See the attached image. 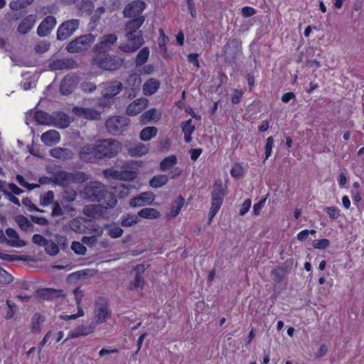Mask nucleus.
I'll use <instances>...</instances> for the list:
<instances>
[{"instance_id":"nucleus-46","label":"nucleus","mask_w":364,"mask_h":364,"mask_svg":"<svg viewBox=\"0 0 364 364\" xmlns=\"http://www.w3.org/2000/svg\"><path fill=\"white\" fill-rule=\"evenodd\" d=\"M34 0H12L9 3V7L14 11H17L20 8H25L31 4Z\"/></svg>"},{"instance_id":"nucleus-25","label":"nucleus","mask_w":364,"mask_h":364,"mask_svg":"<svg viewBox=\"0 0 364 364\" xmlns=\"http://www.w3.org/2000/svg\"><path fill=\"white\" fill-rule=\"evenodd\" d=\"M50 155L58 159L68 160L73 158L74 153L70 149L55 147L50 150Z\"/></svg>"},{"instance_id":"nucleus-43","label":"nucleus","mask_w":364,"mask_h":364,"mask_svg":"<svg viewBox=\"0 0 364 364\" xmlns=\"http://www.w3.org/2000/svg\"><path fill=\"white\" fill-rule=\"evenodd\" d=\"M70 173L72 183H82L89 179V176L85 172L76 171Z\"/></svg>"},{"instance_id":"nucleus-62","label":"nucleus","mask_w":364,"mask_h":364,"mask_svg":"<svg viewBox=\"0 0 364 364\" xmlns=\"http://www.w3.org/2000/svg\"><path fill=\"white\" fill-rule=\"evenodd\" d=\"M31 219L33 223L38 224L41 226H48L49 225V221L45 217L38 216V215H31Z\"/></svg>"},{"instance_id":"nucleus-26","label":"nucleus","mask_w":364,"mask_h":364,"mask_svg":"<svg viewBox=\"0 0 364 364\" xmlns=\"http://www.w3.org/2000/svg\"><path fill=\"white\" fill-rule=\"evenodd\" d=\"M95 321L92 322L96 323V326L98 324L105 323L111 315V312L108 310L107 306L104 304L98 306L95 309Z\"/></svg>"},{"instance_id":"nucleus-10","label":"nucleus","mask_w":364,"mask_h":364,"mask_svg":"<svg viewBox=\"0 0 364 364\" xmlns=\"http://www.w3.org/2000/svg\"><path fill=\"white\" fill-rule=\"evenodd\" d=\"M145 3L140 0L132 1L123 10L124 16L129 18L141 17V15L145 9Z\"/></svg>"},{"instance_id":"nucleus-54","label":"nucleus","mask_w":364,"mask_h":364,"mask_svg":"<svg viewBox=\"0 0 364 364\" xmlns=\"http://www.w3.org/2000/svg\"><path fill=\"white\" fill-rule=\"evenodd\" d=\"M71 249L75 254L80 255H84L87 251L82 243L75 241L72 242Z\"/></svg>"},{"instance_id":"nucleus-31","label":"nucleus","mask_w":364,"mask_h":364,"mask_svg":"<svg viewBox=\"0 0 364 364\" xmlns=\"http://www.w3.org/2000/svg\"><path fill=\"white\" fill-rule=\"evenodd\" d=\"M161 113L155 108H152L144 112L140 117V122L146 124L151 121H157L160 119Z\"/></svg>"},{"instance_id":"nucleus-14","label":"nucleus","mask_w":364,"mask_h":364,"mask_svg":"<svg viewBox=\"0 0 364 364\" xmlns=\"http://www.w3.org/2000/svg\"><path fill=\"white\" fill-rule=\"evenodd\" d=\"M155 198L154 193L151 191L144 192L137 196L130 199L129 205L131 207H141L151 204Z\"/></svg>"},{"instance_id":"nucleus-55","label":"nucleus","mask_w":364,"mask_h":364,"mask_svg":"<svg viewBox=\"0 0 364 364\" xmlns=\"http://www.w3.org/2000/svg\"><path fill=\"white\" fill-rule=\"evenodd\" d=\"M54 198V194L52 191H48L43 196L40 197L41 205L46 206L51 203Z\"/></svg>"},{"instance_id":"nucleus-40","label":"nucleus","mask_w":364,"mask_h":364,"mask_svg":"<svg viewBox=\"0 0 364 364\" xmlns=\"http://www.w3.org/2000/svg\"><path fill=\"white\" fill-rule=\"evenodd\" d=\"M177 163L176 156L171 155L163 159L159 165L160 169L163 171L170 170Z\"/></svg>"},{"instance_id":"nucleus-33","label":"nucleus","mask_w":364,"mask_h":364,"mask_svg":"<svg viewBox=\"0 0 364 364\" xmlns=\"http://www.w3.org/2000/svg\"><path fill=\"white\" fill-rule=\"evenodd\" d=\"M223 197L215 195H212V203L209 213L210 219L213 218L220 208L223 203Z\"/></svg>"},{"instance_id":"nucleus-35","label":"nucleus","mask_w":364,"mask_h":364,"mask_svg":"<svg viewBox=\"0 0 364 364\" xmlns=\"http://www.w3.org/2000/svg\"><path fill=\"white\" fill-rule=\"evenodd\" d=\"M160 215V213L153 208H145L138 212V216L146 219H156Z\"/></svg>"},{"instance_id":"nucleus-30","label":"nucleus","mask_w":364,"mask_h":364,"mask_svg":"<svg viewBox=\"0 0 364 364\" xmlns=\"http://www.w3.org/2000/svg\"><path fill=\"white\" fill-rule=\"evenodd\" d=\"M161 82L158 79L150 78L143 85V92L146 96L156 93L160 87Z\"/></svg>"},{"instance_id":"nucleus-41","label":"nucleus","mask_w":364,"mask_h":364,"mask_svg":"<svg viewBox=\"0 0 364 364\" xmlns=\"http://www.w3.org/2000/svg\"><path fill=\"white\" fill-rule=\"evenodd\" d=\"M183 204L184 199L181 196H179L173 202V204L170 210L169 215L172 218H174L176 215H178Z\"/></svg>"},{"instance_id":"nucleus-18","label":"nucleus","mask_w":364,"mask_h":364,"mask_svg":"<svg viewBox=\"0 0 364 364\" xmlns=\"http://www.w3.org/2000/svg\"><path fill=\"white\" fill-rule=\"evenodd\" d=\"M77 84V77L67 75L61 81L60 91L63 95H69L74 90Z\"/></svg>"},{"instance_id":"nucleus-52","label":"nucleus","mask_w":364,"mask_h":364,"mask_svg":"<svg viewBox=\"0 0 364 364\" xmlns=\"http://www.w3.org/2000/svg\"><path fill=\"white\" fill-rule=\"evenodd\" d=\"M77 197V193L73 189L65 190L63 193L62 198L65 202H73Z\"/></svg>"},{"instance_id":"nucleus-9","label":"nucleus","mask_w":364,"mask_h":364,"mask_svg":"<svg viewBox=\"0 0 364 364\" xmlns=\"http://www.w3.org/2000/svg\"><path fill=\"white\" fill-rule=\"evenodd\" d=\"M242 53L241 43L237 39H230L224 48V58L228 63H232Z\"/></svg>"},{"instance_id":"nucleus-23","label":"nucleus","mask_w":364,"mask_h":364,"mask_svg":"<svg viewBox=\"0 0 364 364\" xmlns=\"http://www.w3.org/2000/svg\"><path fill=\"white\" fill-rule=\"evenodd\" d=\"M148 105V100L141 97L134 100L127 107V114L129 116H134L139 114Z\"/></svg>"},{"instance_id":"nucleus-64","label":"nucleus","mask_w":364,"mask_h":364,"mask_svg":"<svg viewBox=\"0 0 364 364\" xmlns=\"http://www.w3.org/2000/svg\"><path fill=\"white\" fill-rule=\"evenodd\" d=\"M81 90L85 92H92L96 90L97 86L90 82H84L80 85Z\"/></svg>"},{"instance_id":"nucleus-21","label":"nucleus","mask_w":364,"mask_h":364,"mask_svg":"<svg viewBox=\"0 0 364 364\" xmlns=\"http://www.w3.org/2000/svg\"><path fill=\"white\" fill-rule=\"evenodd\" d=\"M56 23L57 21L54 16H49L46 17L37 28L38 35L41 37L48 36L55 27Z\"/></svg>"},{"instance_id":"nucleus-48","label":"nucleus","mask_w":364,"mask_h":364,"mask_svg":"<svg viewBox=\"0 0 364 364\" xmlns=\"http://www.w3.org/2000/svg\"><path fill=\"white\" fill-rule=\"evenodd\" d=\"M70 123V121L68 117L65 114L59 115V118L55 122L53 121L54 125L60 129L67 128Z\"/></svg>"},{"instance_id":"nucleus-7","label":"nucleus","mask_w":364,"mask_h":364,"mask_svg":"<svg viewBox=\"0 0 364 364\" xmlns=\"http://www.w3.org/2000/svg\"><path fill=\"white\" fill-rule=\"evenodd\" d=\"M107 191L100 182L91 183L84 188L85 197L92 201H100Z\"/></svg>"},{"instance_id":"nucleus-20","label":"nucleus","mask_w":364,"mask_h":364,"mask_svg":"<svg viewBox=\"0 0 364 364\" xmlns=\"http://www.w3.org/2000/svg\"><path fill=\"white\" fill-rule=\"evenodd\" d=\"M117 41V36L114 33L105 35L99 43L94 47V52H107L112 45Z\"/></svg>"},{"instance_id":"nucleus-12","label":"nucleus","mask_w":364,"mask_h":364,"mask_svg":"<svg viewBox=\"0 0 364 364\" xmlns=\"http://www.w3.org/2000/svg\"><path fill=\"white\" fill-rule=\"evenodd\" d=\"M73 112L79 117L88 120H98L101 118V112L90 107H75Z\"/></svg>"},{"instance_id":"nucleus-4","label":"nucleus","mask_w":364,"mask_h":364,"mask_svg":"<svg viewBox=\"0 0 364 364\" xmlns=\"http://www.w3.org/2000/svg\"><path fill=\"white\" fill-rule=\"evenodd\" d=\"M129 124V119L124 116H113L105 123L107 132L112 135H119Z\"/></svg>"},{"instance_id":"nucleus-27","label":"nucleus","mask_w":364,"mask_h":364,"mask_svg":"<svg viewBox=\"0 0 364 364\" xmlns=\"http://www.w3.org/2000/svg\"><path fill=\"white\" fill-rule=\"evenodd\" d=\"M41 139L43 144L50 146L60 141V136L58 131L52 129L44 132Z\"/></svg>"},{"instance_id":"nucleus-44","label":"nucleus","mask_w":364,"mask_h":364,"mask_svg":"<svg viewBox=\"0 0 364 364\" xmlns=\"http://www.w3.org/2000/svg\"><path fill=\"white\" fill-rule=\"evenodd\" d=\"M94 9L93 3L90 1H83L79 8L80 16H88Z\"/></svg>"},{"instance_id":"nucleus-63","label":"nucleus","mask_w":364,"mask_h":364,"mask_svg":"<svg viewBox=\"0 0 364 364\" xmlns=\"http://www.w3.org/2000/svg\"><path fill=\"white\" fill-rule=\"evenodd\" d=\"M215 194L221 197H223L225 195L221 180H217L215 182L213 195Z\"/></svg>"},{"instance_id":"nucleus-2","label":"nucleus","mask_w":364,"mask_h":364,"mask_svg":"<svg viewBox=\"0 0 364 364\" xmlns=\"http://www.w3.org/2000/svg\"><path fill=\"white\" fill-rule=\"evenodd\" d=\"M96 146L100 159L114 157L121 150L120 143L112 139L100 141Z\"/></svg>"},{"instance_id":"nucleus-36","label":"nucleus","mask_w":364,"mask_h":364,"mask_svg":"<svg viewBox=\"0 0 364 364\" xmlns=\"http://www.w3.org/2000/svg\"><path fill=\"white\" fill-rule=\"evenodd\" d=\"M73 294L78 311V315H84V311L82 307V300L85 296L83 290H82L80 287H77L73 290Z\"/></svg>"},{"instance_id":"nucleus-58","label":"nucleus","mask_w":364,"mask_h":364,"mask_svg":"<svg viewBox=\"0 0 364 364\" xmlns=\"http://www.w3.org/2000/svg\"><path fill=\"white\" fill-rule=\"evenodd\" d=\"M123 230L118 226H111L108 230V235L112 238H118L122 236Z\"/></svg>"},{"instance_id":"nucleus-60","label":"nucleus","mask_w":364,"mask_h":364,"mask_svg":"<svg viewBox=\"0 0 364 364\" xmlns=\"http://www.w3.org/2000/svg\"><path fill=\"white\" fill-rule=\"evenodd\" d=\"M47 239L39 234H35L32 237V242L39 246V247H44L47 242Z\"/></svg>"},{"instance_id":"nucleus-61","label":"nucleus","mask_w":364,"mask_h":364,"mask_svg":"<svg viewBox=\"0 0 364 364\" xmlns=\"http://www.w3.org/2000/svg\"><path fill=\"white\" fill-rule=\"evenodd\" d=\"M105 11V9L104 7H99L95 11L92 16L91 17V21L93 23V26H96L97 23L99 22L101 15L104 14Z\"/></svg>"},{"instance_id":"nucleus-47","label":"nucleus","mask_w":364,"mask_h":364,"mask_svg":"<svg viewBox=\"0 0 364 364\" xmlns=\"http://www.w3.org/2000/svg\"><path fill=\"white\" fill-rule=\"evenodd\" d=\"M43 247L46 253L49 255L54 256L59 252L58 245L52 240H48L46 245Z\"/></svg>"},{"instance_id":"nucleus-17","label":"nucleus","mask_w":364,"mask_h":364,"mask_svg":"<svg viewBox=\"0 0 364 364\" xmlns=\"http://www.w3.org/2000/svg\"><path fill=\"white\" fill-rule=\"evenodd\" d=\"M39 297L44 300L53 301L60 298H65V294L62 289H56L53 288H45L38 291Z\"/></svg>"},{"instance_id":"nucleus-8","label":"nucleus","mask_w":364,"mask_h":364,"mask_svg":"<svg viewBox=\"0 0 364 364\" xmlns=\"http://www.w3.org/2000/svg\"><path fill=\"white\" fill-rule=\"evenodd\" d=\"M80 21L78 19H70L64 21L60 25L57 31V38L64 41L71 36L79 28Z\"/></svg>"},{"instance_id":"nucleus-5","label":"nucleus","mask_w":364,"mask_h":364,"mask_svg":"<svg viewBox=\"0 0 364 364\" xmlns=\"http://www.w3.org/2000/svg\"><path fill=\"white\" fill-rule=\"evenodd\" d=\"M125 42L119 46V49L124 53H134L144 43L143 34L133 33L131 36L124 34Z\"/></svg>"},{"instance_id":"nucleus-16","label":"nucleus","mask_w":364,"mask_h":364,"mask_svg":"<svg viewBox=\"0 0 364 364\" xmlns=\"http://www.w3.org/2000/svg\"><path fill=\"white\" fill-rule=\"evenodd\" d=\"M148 266L144 264H139L136 266L134 268V271L136 272L134 279L129 283V290H139L142 289L144 280V277L141 276V273L144 271V269Z\"/></svg>"},{"instance_id":"nucleus-49","label":"nucleus","mask_w":364,"mask_h":364,"mask_svg":"<svg viewBox=\"0 0 364 364\" xmlns=\"http://www.w3.org/2000/svg\"><path fill=\"white\" fill-rule=\"evenodd\" d=\"M96 327V323H93L92 321L90 324L88 326H78L77 328L79 331L80 336H85L87 335L92 333Z\"/></svg>"},{"instance_id":"nucleus-51","label":"nucleus","mask_w":364,"mask_h":364,"mask_svg":"<svg viewBox=\"0 0 364 364\" xmlns=\"http://www.w3.org/2000/svg\"><path fill=\"white\" fill-rule=\"evenodd\" d=\"M14 277L6 270L0 267V284L6 285L11 283Z\"/></svg>"},{"instance_id":"nucleus-34","label":"nucleus","mask_w":364,"mask_h":364,"mask_svg":"<svg viewBox=\"0 0 364 364\" xmlns=\"http://www.w3.org/2000/svg\"><path fill=\"white\" fill-rule=\"evenodd\" d=\"M168 181V176L164 174L154 176L149 181V186L154 188H158L166 185Z\"/></svg>"},{"instance_id":"nucleus-45","label":"nucleus","mask_w":364,"mask_h":364,"mask_svg":"<svg viewBox=\"0 0 364 364\" xmlns=\"http://www.w3.org/2000/svg\"><path fill=\"white\" fill-rule=\"evenodd\" d=\"M70 229L78 233H84L85 225L83 222L77 218L73 219L70 223Z\"/></svg>"},{"instance_id":"nucleus-42","label":"nucleus","mask_w":364,"mask_h":364,"mask_svg":"<svg viewBox=\"0 0 364 364\" xmlns=\"http://www.w3.org/2000/svg\"><path fill=\"white\" fill-rule=\"evenodd\" d=\"M138 222V214H127L120 218V223L123 227H131Z\"/></svg>"},{"instance_id":"nucleus-11","label":"nucleus","mask_w":364,"mask_h":364,"mask_svg":"<svg viewBox=\"0 0 364 364\" xmlns=\"http://www.w3.org/2000/svg\"><path fill=\"white\" fill-rule=\"evenodd\" d=\"M80 159L85 162H94L100 159L96 144L84 146L79 153Z\"/></svg>"},{"instance_id":"nucleus-50","label":"nucleus","mask_w":364,"mask_h":364,"mask_svg":"<svg viewBox=\"0 0 364 364\" xmlns=\"http://www.w3.org/2000/svg\"><path fill=\"white\" fill-rule=\"evenodd\" d=\"M114 193L119 196V198H125L129 196V190L124 183H119L114 187Z\"/></svg>"},{"instance_id":"nucleus-1","label":"nucleus","mask_w":364,"mask_h":364,"mask_svg":"<svg viewBox=\"0 0 364 364\" xmlns=\"http://www.w3.org/2000/svg\"><path fill=\"white\" fill-rule=\"evenodd\" d=\"M93 62L100 68L105 70H115L121 68L124 63V59L117 55H110L106 52H95Z\"/></svg>"},{"instance_id":"nucleus-24","label":"nucleus","mask_w":364,"mask_h":364,"mask_svg":"<svg viewBox=\"0 0 364 364\" xmlns=\"http://www.w3.org/2000/svg\"><path fill=\"white\" fill-rule=\"evenodd\" d=\"M37 21L35 14H30L26 16L17 27V32L21 35L28 33L33 27Z\"/></svg>"},{"instance_id":"nucleus-29","label":"nucleus","mask_w":364,"mask_h":364,"mask_svg":"<svg viewBox=\"0 0 364 364\" xmlns=\"http://www.w3.org/2000/svg\"><path fill=\"white\" fill-rule=\"evenodd\" d=\"M53 181L59 186H68L72 184L71 173L65 171H58L53 175Z\"/></svg>"},{"instance_id":"nucleus-53","label":"nucleus","mask_w":364,"mask_h":364,"mask_svg":"<svg viewBox=\"0 0 364 364\" xmlns=\"http://www.w3.org/2000/svg\"><path fill=\"white\" fill-rule=\"evenodd\" d=\"M287 273V270L284 268H278L272 271V275L273 277V279L276 282H280Z\"/></svg>"},{"instance_id":"nucleus-56","label":"nucleus","mask_w":364,"mask_h":364,"mask_svg":"<svg viewBox=\"0 0 364 364\" xmlns=\"http://www.w3.org/2000/svg\"><path fill=\"white\" fill-rule=\"evenodd\" d=\"M50 47L49 42L46 41H42L38 42L34 48V50L38 53H44L47 50H48Z\"/></svg>"},{"instance_id":"nucleus-13","label":"nucleus","mask_w":364,"mask_h":364,"mask_svg":"<svg viewBox=\"0 0 364 364\" xmlns=\"http://www.w3.org/2000/svg\"><path fill=\"white\" fill-rule=\"evenodd\" d=\"M144 16L136 17L128 20L124 24V34H128L129 36H131L133 33L143 34V32L141 30H139V28L144 23Z\"/></svg>"},{"instance_id":"nucleus-3","label":"nucleus","mask_w":364,"mask_h":364,"mask_svg":"<svg viewBox=\"0 0 364 364\" xmlns=\"http://www.w3.org/2000/svg\"><path fill=\"white\" fill-rule=\"evenodd\" d=\"M95 41V36L93 34H85L70 41L66 49L70 53H80L87 50Z\"/></svg>"},{"instance_id":"nucleus-32","label":"nucleus","mask_w":364,"mask_h":364,"mask_svg":"<svg viewBox=\"0 0 364 364\" xmlns=\"http://www.w3.org/2000/svg\"><path fill=\"white\" fill-rule=\"evenodd\" d=\"M34 118L40 124L50 125L53 124V118L48 113L41 110L35 112Z\"/></svg>"},{"instance_id":"nucleus-22","label":"nucleus","mask_w":364,"mask_h":364,"mask_svg":"<svg viewBox=\"0 0 364 364\" xmlns=\"http://www.w3.org/2000/svg\"><path fill=\"white\" fill-rule=\"evenodd\" d=\"M125 148L129 154L134 157H141L145 155L149 151V146L140 142L127 143Z\"/></svg>"},{"instance_id":"nucleus-19","label":"nucleus","mask_w":364,"mask_h":364,"mask_svg":"<svg viewBox=\"0 0 364 364\" xmlns=\"http://www.w3.org/2000/svg\"><path fill=\"white\" fill-rule=\"evenodd\" d=\"M6 233L8 237L6 238L4 235L1 237L4 240H6L7 244L13 247H23L26 243L21 239H20L18 232L12 228H7L6 230Z\"/></svg>"},{"instance_id":"nucleus-37","label":"nucleus","mask_w":364,"mask_h":364,"mask_svg":"<svg viewBox=\"0 0 364 364\" xmlns=\"http://www.w3.org/2000/svg\"><path fill=\"white\" fill-rule=\"evenodd\" d=\"M157 131L155 127H146L141 131L140 139L144 141H149L156 135Z\"/></svg>"},{"instance_id":"nucleus-39","label":"nucleus","mask_w":364,"mask_h":364,"mask_svg":"<svg viewBox=\"0 0 364 364\" xmlns=\"http://www.w3.org/2000/svg\"><path fill=\"white\" fill-rule=\"evenodd\" d=\"M44 321L42 316L39 313L33 315L31 323V329L33 333H39L41 331V326Z\"/></svg>"},{"instance_id":"nucleus-6","label":"nucleus","mask_w":364,"mask_h":364,"mask_svg":"<svg viewBox=\"0 0 364 364\" xmlns=\"http://www.w3.org/2000/svg\"><path fill=\"white\" fill-rule=\"evenodd\" d=\"M122 88V83L117 80L108 81L100 84V89L102 99L109 100L118 95Z\"/></svg>"},{"instance_id":"nucleus-28","label":"nucleus","mask_w":364,"mask_h":364,"mask_svg":"<svg viewBox=\"0 0 364 364\" xmlns=\"http://www.w3.org/2000/svg\"><path fill=\"white\" fill-rule=\"evenodd\" d=\"M15 222L19 227V228L28 233H31L35 230V227L32 223L26 217L23 215H18L14 218Z\"/></svg>"},{"instance_id":"nucleus-59","label":"nucleus","mask_w":364,"mask_h":364,"mask_svg":"<svg viewBox=\"0 0 364 364\" xmlns=\"http://www.w3.org/2000/svg\"><path fill=\"white\" fill-rule=\"evenodd\" d=\"M330 242L328 239L316 240L313 242V247L316 249L323 250L328 247Z\"/></svg>"},{"instance_id":"nucleus-57","label":"nucleus","mask_w":364,"mask_h":364,"mask_svg":"<svg viewBox=\"0 0 364 364\" xmlns=\"http://www.w3.org/2000/svg\"><path fill=\"white\" fill-rule=\"evenodd\" d=\"M182 130L184 134H192L195 131V125L191 119H189L184 123H182Z\"/></svg>"},{"instance_id":"nucleus-15","label":"nucleus","mask_w":364,"mask_h":364,"mask_svg":"<svg viewBox=\"0 0 364 364\" xmlns=\"http://www.w3.org/2000/svg\"><path fill=\"white\" fill-rule=\"evenodd\" d=\"M77 63L72 58H63L53 60L49 63L50 70H63L73 69L77 67Z\"/></svg>"},{"instance_id":"nucleus-38","label":"nucleus","mask_w":364,"mask_h":364,"mask_svg":"<svg viewBox=\"0 0 364 364\" xmlns=\"http://www.w3.org/2000/svg\"><path fill=\"white\" fill-rule=\"evenodd\" d=\"M149 48L148 47L142 48L137 53L135 58V64L136 66L144 65L148 60L149 56Z\"/></svg>"}]
</instances>
